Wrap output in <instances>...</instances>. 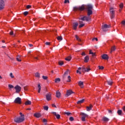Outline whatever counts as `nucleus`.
I'll use <instances>...</instances> for the list:
<instances>
[{
  "mask_svg": "<svg viewBox=\"0 0 125 125\" xmlns=\"http://www.w3.org/2000/svg\"><path fill=\"white\" fill-rule=\"evenodd\" d=\"M92 13V10H87V16H84L79 19V20H82V21H86V22L91 21V17H90V15H91Z\"/></svg>",
  "mask_w": 125,
  "mask_h": 125,
  "instance_id": "obj_1",
  "label": "nucleus"
},
{
  "mask_svg": "<svg viewBox=\"0 0 125 125\" xmlns=\"http://www.w3.org/2000/svg\"><path fill=\"white\" fill-rule=\"evenodd\" d=\"M82 69V72L83 73H85V72H89L90 71V68H86L84 66H83L82 67H79L78 69L77 70V73L80 74V75H82V72L80 71Z\"/></svg>",
  "mask_w": 125,
  "mask_h": 125,
  "instance_id": "obj_2",
  "label": "nucleus"
},
{
  "mask_svg": "<svg viewBox=\"0 0 125 125\" xmlns=\"http://www.w3.org/2000/svg\"><path fill=\"white\" fill-rule=\"evenodd\" d=\"M25 121V117H17L14 119V122L15 123H22Z\"/></svg>",
  "mask_w": 125,
  "mask_h": 125,
  "instance_id": "obj_3",
  "label": "nucleus"
},
{
  "mask_svg": "<svg viewBox=\"0 0 125 125\" xmlns=\"http://www.w3.org/2000/svg\"><path fill=\"white\" fill-rule=\"evenodd\" d=\"M109 12L110 13L111 19H114L115 18V11H114V8L113 7L110 8Z\"/></svg>",
  "mask_w": 125,
  "mask_h": 125,
  "instance_id": "obj_4",
  "label": "nucleus"
},
{
  "mask_svg": "<svg viewBox=\"0 0 125 125\" xmlns=\"http://www.w3.org/2000/svg\"><path fill=\"white\" fill-rule=\"evenodd\" d=\"M84 6L82 5L81 6H75L73 7V10L74 11H77V10H80V11H83V10H84Z\"/></svg>",
  "mask_w": 125,
  "mask_h": 125,
  "instance_id": "obj_5",
  "label": "nucleus"
},
{
  "mask_svg": "<svg viewBox=\"0 0 125 125\" xmlns=\"http://www.w3.org/2000/svg\"><path fill=\"white\" fill-rule=\"evenodd\" d=\"M14 102V103H16L17 104H21V103H22L21 98L19 97L15 99Z\"/></svg>",
  "mask_w": 125,
  "mask_h": 125,
  "instance_id": "obj_6",
  "label": "nucleus"
},
{
  "mask_svg": "<svg viewBox=\"0 0 125 125\" xmlns=\"http://www.w3.org/2000/svg\"><path fill=\"white\" fill-rule=\"evenodd\" d=\"M110 28V26L107 25V24H104L103 27H102V29H103V31L104 32H107L108 31V28Z\"/></svg>",
  "mask_w": 125,
  "mask_h": 125,
  "instance_id": "obj_7",
  "label": "nucleus"
},
{
  "mask_svg": "<svg viewBox=\"0 0 125 125\" xmlns=\"http://www.w3.org/2000/svg\"><path fill=\"white\" fill-rule=\"evenodd\" d=\"M15 89H16V92L17 93H19V92H20V91H21V87H20V86L17 85L15 87H14Z\"/></svg>",
  "mask_w": 125,
  "mask_h": 125,
  "instance_id": "obj_8",
  "label": "nucleus"
},
{
  "mask_svg": "<svg viewBox=\"0 0 125 125\" xmlns=\"http://www.w3.org/2000/svg\"><path fill=\"white\" fill-rule=\"evenodd\" d=\"M4 8V1L1 0L0 1V10Z\"/></svg>",
  "mask_w": 125,
  "mask_h": 125,
  "instance_id": "obj_9",
  "label": "nucleus"
},
{
  "mask_svg": "<svg viewBox=\"0 0 125 125\" xmlns=\"http://www.w3.org/2000/svg\"><path fill=\"white\" fill-rule=\"evenodd\" d=\"M72 93H74L72 90H68L66 91V94L65 95V97H68V96H70Z\"/></svg>",
  "mask_w": 125,
  "mask_h": 125,
  "instance_id": "obj_10",
  "label": "nucleus"
},
{
  "mask_svg": "<svg viewBox=\"0 0 125 125\" xmlns=\"http://www.w3.org/2000/svg\"><path fill=\"white\" fill-rule=\"evenodd\" d=\"M46 99L47 101H49L51 100V94L50 93H48L46 95Z\"/></svg>",
  "mask_w": 125,
  "mask_h": 125,
  "instance_id": "obj_11",
  "label": "nucleus"
},
{
  "mask_svg": "<svg viewBox=\"0 0 125 125\" xmlns=\"http://www.w3.org/2000/svg\"><path fill=\"white\" fill-rule=\"evenodd\" d=\"M79 26V23L78 22H74L73 24V30H77V27Z\"/></svg>",
  "mask_w": 125,
  "mask_h": 125,
  "instance_id": "obj_12",
  "label": "nucleus"
},
{
  "mask_svg": "<svg viewBox=\"0 0 125 125\" xmlns=\"http://www.w3.org/2000/svg\"><path fill=\"white\" fill-rule=\"evenodd\" d=\"M102 58L105 60H108V59H109V56H108L107 54H104L102 56Z\"/></svg>",
  "mask_w": 125,
  "mask_h": 125,
  "instance_id": "obj_13",
  "label": "nucleus"
},
{
  "mask_svg": "<svg viewBox=\"0 0 125 125\" xmlns=\"http://www.w3.org/2000/svg\"><path fill=\"white\" fill-rule=\"evenodd\" d=\"M69 74V70L67 69L66 71H65L63 75V82L65 81V77L67 76Z\"/></svg>",
  "mask_w": 125,
  "mask_h": 125,
  "instance_id": "obj_14",
  "label": "nucleus"
},
{
  "mask_svg": "<svg viewBox=\"0 0 125 125\" xmlns=\"http://www.w3.org/2000/svg\"><path fill=\"white\" fill-rule=\"evenodd\" d=\"M86 8L87 10H92V8H93V7L91 4H88L86 5Z\"/></svg>",
  "mask_w": 125,
  "mask_h": 125,
  "instance_id": "obj_15",
  "label": "nucleus"
},
{
  "mask_svg": "<svg viewBox=\"0 0 125 125\" xmlns=\"http://www.w3.org/2000/svg\"><path fill=\"white\" fill-rule=\"evenodd\" d=\"M92 107H93L92 104H90L89 106L86 107V111H87L88 112H89V111L92 110Z\"/></svg>",
  "mask_w": 125,
  "mask_h": 125,
  "instance_id": "obj_16",
  "label": "nucleus"
},
{
  "mask_svg": "<svg viewBox=\"0 0 125 125\" xmlns=\"http://www.w3.org/2000/svg\"><path fill=\"white\" fill-rule=\"evenodd\" d=\"M89 61V57L88 56H86L84 58V62H85V63H87V62H88Z\"/></svg>",
  "mask_w": 125,
  "mask_h": 125,
  "instance_id": "obj_17",
  "label": "nucleus"
},
{
  "mask_svg": "<svg viewBox=\"0 0 125 125\" xmlns=\"http://www.w3.org/2000/svg\"><path fill=\"white\" fill-rule=\"evenodd\" d=\"M102 120L103 121V122H105V123H107V122H109V118H108L106 117H103Z\"/></svg>",
  "mask_w": 125,
  "mask_h": 125,
  "instance_id": "obj_18",
  "label": "nucleus"
},
{
  "mask_svg": "<svg viewBox=\"0 0 125 125\" xmlns=\"http://www.w3.org/2000/svg\"><path fill=\"white\" fill-rule=\"evenodd\" d=\"M79 85L81 87V88H83V82L82 81H80L78 83Z\"/></svg>",
  "mask_w": 125,
  "mask_h": 125,
  "instance_id": "obj_19",
  "label": "nucleus"
},
{
  "mask_svg": "<svg viewBox=\"0 0 125 125\" xmlns=\"http://www.w3.org/2000/svg\"><path fill=\"white\" fill-rule=\"evenodd\" d=\"M61 96V93H60V92H59V91H57L56 95V97H57V98H60Z\"/></svg>",
  "mask_w": 125,
  "mask_h": 125,
  "instance_id": "obj_20",
  "label": "nucleus"
},
{
  "mask_svg": "<svg viewBox=\"0 0 125 125\" xmlns=\"http://www.w3.org/2000/svg\"><path fill=\"white\" fill-rule=\"evenodd\" d=\"M52 114H53V115H54V116H56L57 119H60V115L57 114L56 113V112H52Z\"/></svg>",
  "mask_w": 125,
  "mask_h": 125,
  "instance_id": "obj_21",
  "label": "nucleus"
},
{
  "mask_svg": "<svg viewBox=\"0 0 125 125\" xmlns=\"http://www.w3.org/2000/svg\"><path fill=\"white\" fill-rule=\"evenodd\" d=\"M117 114L119 115V116H123V111L121 109H119L117 111Z\"/></svg>",
  "mask_w": 125,
  "mask_h": 125,
  "instance_id": "obj_22",
  "label": "nucleus"
},
{
  "mask_svg": "<svg viewBox=\"0 0 125 125\" xmlns=\"http://www.w3.org/2000/svg\"><path fill=\"white\" fill-rule=\"evenodd\" d=\"M34 116L36 117V118H40V117H42V114H41V113H35Z\"/></svg>",
  "mask_w": 125,
  "mask_h": 125,
  "instance_id": "obj_23",
  "label": "nucleus"
},
{
  "mask_svg": "<svg viewBox=\"0 0 125 125\" xmlns=\"http://www.w3.org/2000/svg\"><path fill=\"white\" fill-rule=\"evenodd\" d=\"M72 59V57H71L70 56H68L67 57L65 58V60H66V61H71V60Z\"/></svg>",
  "mask_w": 125,
  "mask_h": 125,
  "instance_id": "obj_24",
  "label": "nucleus"
},
{
  "mask_svg": "<svg viewBox=\"0 0 125 125\" xmlns=\"http://www.w3.org/2000/svg\"><path fill=\"white\" fill-rule=\"evenodd\" d=\"M17 60L19 62H21V56L20 55H18L17 56V58H16Z\"/></svg>",
  "mask_w": 125,
  "mask_h": 125,
  "instance_id": "obj_25",
  "label": "nucleus"
},
{
  "mask_svg": "<svg viewBox=\"0 0 125 125\" xmlns=\"http://www.w3.org/2000/svg\"><path fill=\"white\" fill-rule=\"evenodd\" d=\"M81 23H83V21H80L79 24H80L79 25V28H83V26H84V24H83V23L81 24Z\"/></svg>",
  "mask_w": 125,
  "mask_h": 125,
  "instance_id": "obj_26",
  "label": "nucleus"
},
{
  "mask_svg": "<svg viewBox=\"0 0 125 125\" xmlns=\"http://www.w3.org/2000/svg\"><path fill=\"white\" fill-rule=\"evenodd\" d=\"M31 104H32V102H31V101L28 100L25 103V105H31Z\"/></svg>",
  "mask_w": 125,
  "mask_h": 125,
  "instance_id": "obj_27",
  "label": "nucleus"
},
{
  "mask_svg": "<svg viewBox=\"0 0 125 125\" xmlns=\"http://www.w3.org/2000/svg\"><path fill=\"white\" fill-rule=\"evenodd\" d=\"M80 115H81V116H82V117H83L84 118H86V117H87V114L83 112H81Z\"/></svg>",
  "mask_w": 125,
  "mask_h": 125,
  "instance_id": "obj_28",
  "label": "nucleus"
},
{
  "mask_svg": "<svg viewBox=\"0 0 125 125\" xmlns=\"http://www.w3.org/2000/svg\"><path fill=\"white\" fill-rule=\"evenodd\" d=\"M84 102V99H82L80 101L77 102V104H82V103H83Z\"/></svg>",
  "mask_w": 125,
  "mask_h": 125,
  "instance_id": "obj_29",
  "label": "nucleus"
},
{
  "mask_svg": "<svg viewBox=\"0 0 125 125\" xmlns=\"http://www.w3.org/2000/svg\"><path fill=\"white\" fill-rule=\"evenodd\" d=\"M35 77L36 78H40L41 77V75L40 74V73H39V72L35 73Z\"/></svg>",
  "mask_w": 125,
  "mask_h": 125,
  "instance_id": "obj_30",
  "label": "nucleus"
},
{
  "mask_svg": "<svg viewBox=\"0 0 125 125\" xmlns=\"http://www.w3.org/2000/svg\"><path fill=\"white\" fill-rule=\"evenodd\" d=\"M107 83L108 84V85H112V84H113V81H107Z\"/></svg>",
  "mask_w": 125,
  "mask_h": 125,
  "instance_id": "obj_31",
  "label": "nucleus"
},
{
  "mask_svg": "<svg viewBox=\"0 0 125 125\" xmlns=\"http://www.w3.org/2000/svg\"><path fill=\"white\" fill-rule=\"evenodd\" d=\"M61 81V80L60 79V78H56L55 79V83H59V82H60Z\"/></svg>",
  "mask_w": 125,
  "mask_h": 125,
  "instance_id": "obj_32",
  "label": "nucleus"
},
{
  "mask_svg": "<svg viewBox=\"0 0 125 125\" xmlns=\"http://www.w3.org/2000/svg\"><path fill=\"white\" fill-rule=\"evenodd\" d=\"M58 64L59 65H60V66H62V65L64 64V62H63V61H59Z\"/></svg>",
  "mask_w": 125,
  "mask_h": 125,
  "instance_id": "obj_33",
  "label": "nucleus"
},
{
  "mask_svg": "<svg viewBox=\"0 0 125 125\" xmlns=\"http://www.w3.org/2000/svg\"><path fill=\"white\" fill-rule=\"evenodd\" d=\"M119 7L121 9H123V8H124V3H121L120 5H119Z\"/></svg>",
  "mask_w": 125,
  "mask_h": 125,
  "instance_id": "obj_34",
  "label": "nucleus"
},
{
  "mask_svg": "<svg viewBox=\"0 0 125 125\" xmlns=\"http://www.w3.org/2000/svg\"><path fill=\"white\" fill-rule=\"evenodd\" d=\"M43 109L45 111H48V106H43Z\"/></svg>",
  "mask_w": 125,
  "mask_h": 125,
  "instance_id": "obj_35",
  "label": "nucleus"
},
{
  "mask_svg": "<svg viewBox=\"0 0 125 125\" xmlns=\"http://www.w3.org/2000/svg\"><path fill=\"white\" fill-rule=\"evenodd\" d=\"M9 34H10L11 36H14V37H15V34H14V33L13 32V31L10 32Z\"/></svg>",
  "mask_w": 125,
  "mask_h": 125,
  "instance_id": "obj_36",
  "label": "nucleus"
},
{
  "mask_svg": "<svg viewBox=\"0 0 125 125\" xmlns=\"http://www.w3.org/2000/svg\"><path fill=\"white\" fill-rule=\"evenodd\" d=\"M115 50H116V47H115V46H113L111 48V52H112V51H115Z\"/></svg>",
  "mask_w": 125,
  "mask_h": 125,
  "instance_id": "obj_37",
  "label": "nucleus"
},
{
  "mask_svg": "<svg viewBox=\"0 0 125 125\" xmlns=\"http://www.w3.org/2000/svg\"><path fill=\"white\" fill-rule=\"evenodd\" d=\"M76 38L78 42H82V40L81 39H80V38H79V37H78V36H76Z\"/></svg>",
  "mask_w": 125,
  "mask_h": 125,
  "instance_id": "obj_38",
  "label": "nucleus"
},
{
  "mask_svg": "<svg viewBox=\"0 0 125 125\" xmlns=\"http://www.w3.org/2000/svg\"><path fill=\"white\" fill-rule=\"evenodd\" d=\"M98 67L99 70H103V69H104V67L103 66H98Z\"/></svg>",
  "mask_w": 125,
  "mask_h": 125,
  "instance_id": "obj_39",
  "label": "nucleus"
},
{
  "mask_svg": "<svg viewBox=\"0 0 125 125\" xmlns=\"http://www.w3.org/2000/svg\"><path fill=\"white\" fill-rule=\"evenodd\" d=\"M57 40L58 41H62V36H58L57 38Z\"/></svg>",
  "mask_w": 125,
  "mask_h": 125,
  "instance_id": "obj_40",
  "label": "nucleus"
},
{
  "mask_svg": "<svg viewBox=\"0 0 125 125\" xmlns=\"http://www.w3.org/2000/svg\"><path fill=\"white\" fill-rule=\"evenodd\" d=\"M67 78H68V81H67V82L70 83V82H71V76H68Z\"/></svg>",
  "mask_w": 125,
  "mask_h": 125,
  "instance_id": "obj_41",
  "label": "nucleus"
},
{
  "mask_svg": "<svg viewBox=\"0 0 125 125\" xmlns=\"http://www.w3.org/2000/svg\"><path fill=\"white\" fill-rule=\"evenodd\" d=\"M47 122V120L45 119H43V123H45L44 125H46V123Z\"/></svg>",
  "mask_w": 125,
  "mask_h": 125,
  "instance_id": "obj_42",
  "label": "nucleus"
},
{
  "mask_svg": "<svg viewBox=\"0 0 125 125\" xmlns=\"http://www.w3.org/2000/svg\"><path fill=\"white\" fill-rule=\"evenodd\" d=\"M69 120L71 121V122H73V121H74V117H70L69 118Z\"/></svg>",
  "mask_w": 125,
  "mask_h": 125,
  "instance_id": "obj_43",
  "label": "nucleus"
},
{
  "mask_svg": "<svg viewBox=\"0 0 125 125\" xmlns=\"http://www.w3.org/2000/svg\"><path fill=\"white\" fill-rule=\"evenodd\" d=\"M10 76L11 77V78H12V79H13L14 78V76H13V74H12V73H10Z\"/></svg>",
  "mask_w": 125,
  "mask_h": 125,
  "instance_id": "obj_44",
  "label": "nucleus"
},
{
  "mask_svg": "<svg viewBox=\"0 0 125 125\" xmlns=\"http://www.w3.org/2000/svg\"><path fill=\"white\" fill-rule=\"evenodd\" d=\"M29 13L28 12V11H25V12H24V13H23V14H24V15H25V16H27V15H28V14Z\"/></svg>",
  "mask_w": 125,
  "mask_h": 125,
  "instance_id": "obj_45",
  "label": "nucleus"
},
{
  "mask_svg": "<svg viewBox=\"0 0 125 125\" xmlns=\"http://www.w3.org/2000/svg\"><path fill=\"white\" fill-rule=\"evenodd\" d=\"M8 86H9V88H13V87H14V86L12 84H9Z\"/></svg>",
  "mask_w": 125,
  "mask_h": 125,
  "instance_id": "obj_46",
  "label": "nucleus"
},
{
  "mask_svg": "<svg viewBox=\"0 0 125 125\" xmlns=\"http://www.w3.org/2000/svg\"><path fill=\"white\" fill-rule=\"evenodd\" d=\"M42 78L43 80H46L48 78L47 76H42Z\"/></svg>",
  "mask_w": 125,
  "mask_h": 125,
  "instance_id": "obj_47",
  "label": "nucleus"
},
{
  "mask_svg": "<svg viewBox=\"0 0 125 125\" xmlns=\"http://www.w3.org/2000/svg\"><path fill=\"white\" fill-rule=\"evenodd\" d=\"M20 116H21V117H22V118H25L24 114H22L21 112H20Z\"/></svg>",
  "mask_w": 125,
  "mask_h": 125,
  "instance_id": "obj_48",
  "label": "nucleus"
},
{
  "mask_svg": "<svg viewBox=\"0 0 125 125\" xmlns=\"http://www.w3.org/2000/svg\"><path fill=\"white\" fill-rule=\"evenodd\" d=\"M96 41V42L98 41V39H97V38H93L92 41L93 42L94 41Z\"/></svg>",
  "mask_w": 125,
  "mask_h": 125,
  "instance_id": "obj_49",
  "label": "nucleus"
},
{
  "mask_svg": "<svg viewBox=\"0 0 125 125\" xmlns=\"http://www.w3.org/2000/svg\"><path fill=\"white\" fill-rule=\"evenodd\" d=\"M82 122H85V118H84V117H82Z\"/></svg>",
  "mask_w": 125,
  "mask_h": 125,
  "instance_id": "obj_50",
  "label": "nucleus"
},
{
  "mask_svg": "<svg viewBox=\"0 0 125 125\" xmlns=\"http://www.w3.org/2000/svg\"><path fill=\"white\" fill-rule=\"evenodd\" d=\"M64 113L65 115H67V116H70V115H71V113L70 112H65Z\"/></svg>",
  "mask_w": 125,
  "mask_h": 125,
  "instance_id": "obj_51",
  "label": "nucleus"
},
{
  "mask_svg": "<svg viewBox=\"0 0 125 125\" xmlns=\"http://www.w3.org/2000/svg\"><path fill=\"white\" fill-rule=\"evenodd\" d=\"M67 2L68 3H70V1H69V0H64V3H67Z\"/></svg>",
  "mask_w": 125,
  "mask_h": 125,
  "instance_id": "obj_52",
  "label": "nucleus"
},
{
  "mask_svg": "<svg viewBox=\"0 0 125 125\" xmlns=\"http://www.w3.org/2000/svg\"><path fill=\"white\" fill-rule=\"evenodd\" d=\"M31 7H32V6L28 5L26 6V8H27V9H29V8H31Z\"/></svg>",
  "mask_w": 125,
  "mask_h": 125,
  "instance_id": "obj_53",
  "label": "nucleus"
},
{
  "mask_svg": "<svg viewBox=\"0 0 125 125\" xmlns=\"http://www.w3.org/2000/svg\"><path fill=\"white\" fill-rule=\"evenodd\" d=\"M45 44L46 45H50V42H46Z\"/></svg>",
  "mask_w": 125,
  "mask_h": 125,
  "instance_id": "obj_54",
  "label": "nucleus"
},
{
  "mask_svg": "<svg viewBox=\"0 0 125 125\" xmlns=\"http://www.w3.org/2000/svg\"><path fill=\"white\" fill-rule=\"evenodd\" d=\"M122 25H123L124 26H125V21H122Z\"/></svg>",
  "mask_w": 125,
  "mask_h": 125,
  "instance_id": "obj_55",
  "label": "nucleus"
},
{
  "mask_svg": "<svg viewBox=\"0 0 125 125\" xmlns=\"http://www.w3.org/2000/svg\"><path fill=\"white\" fill-rule=\"evenodd\" d=\"M81 55H82V56H85L86 54H85V53L84 52H82Z\"/></svg>",
  "mask_w": 125,
  "mask_h": 125,
  "instance_id": "obj_56",
  "label": "nucleus"
},
{
  "mask_svg": "<svg viewBox=\"0 0 125 125\" xmlns=\"http://www.w3.org/2000/svg\"><path fill=\"white\" fill-rule=\"evenodd\" d=\"M38 88H41L42 89V86H41V84H38Z\"/></svg>",
  "mask_w": 125,
  "mask_h": 125,
  "instance_id": "obj_57",
  "label": "nucleus"
},
{
  "mask_svg": "<svg viewBox=\"0 0 125 125\" xmlns=\"http://www.w3.org/2000/svg\"><path fill=\"white\" fill-rule=\"evenodd\" d=\"M52 106L54 107V108H57L56 105L55 104H52Z\"/></svg>",
  "mask_w": 125,
  "mask_h": 125,
  "instance_id": "obj_58",
  "label": "nucleus"
},
{
  "mask_svg": "<svg viewBox=\"0 0 125 125\" xmlns=\"http://www.w3.org/2000/svg\"><path fill=\"white\" fill-rule=\"evenodd\" d=\"M92 56H93V57H94V56H95V53H92Z\"/></svg>",
  "mask_w": 125,
  "mask_h": 125,
  "instance_id": "obj_59",
  "label": "nucleus"
},
{
  "mask_svg": "<svg viewBox=\"0 0 125 125\" xmlns=\"http://www.w3.org/2000/svg\"><path fill=\"white\" fill-rule=\"evenodd\" d=\"M92 53H93V52H92V51L91 50H89V54H92Z\"/></svg>",
  "mask_w": 125,
  "mask_h": 125,
  "instance_id": "obj_60",
  "label": "nucleus"
},
{
  "mask_svg": "<svg viewBox=\"0 0 125 125\" xmlns=\"http://www.w3.org/2000/svg\"><path fill=\"white\" fill-rule=\"evenodd\" d=\"M122 109L124 112H125V106H123Z\"/></svg>",
  "mask_w": 125,
  "mask_h": 125,
  "instance_id": "obj_61",
  "label": "nucleus"
},
{
  "mask_svg": "<svg viewBox=\"0 0 125 125\" xmlns=\"http://www.w3.org/2000/svg\"><path fill=\"white\" fill-rule=\"evenodd\" d=\"M24 90H28V88H27V87L24 86Z\"/></svg>",
  "mask_w": 125,
  "mask_h": 125,
  "instance_id": "obj_62",
  "label": "nucleus"
},
{
  "mask_svg": "<svg viewBox=\"0 0 125 125\" xmlns=\"http://www.w3.org/2000/svg\"><path fill=\"white\" fill-rule=\"evenodd\" d=\"M108 113H109V114H112V110H108Z\"/></svg>",
  "mask_w": 125,
  "mask_h": 125,
  "instance_id": "obj_63",
  "label": "nucleus"
},
{
  "mask_svg": "<svg viewBox=\"0 0 125 125\" xmlns=\"http://www.w3.org/2000/svg\"><path fill=\"white\" fill-rule=\"evenodd\" d=\"M29 46H30V47H32L33 46V44H29Z\"/></svg>",
  "mask_w": 125,
  "mask_h": 125,
  "instance_id": "obj_64",
  "label": "nucleus"
}]
</instances>
